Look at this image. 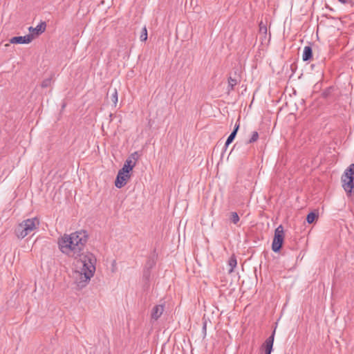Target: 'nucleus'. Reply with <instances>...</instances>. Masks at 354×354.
<instances>
[{
    "label": "nucleus",
    "instance_id": "f257e3e1",
    "mask_svg": "<svg viewBox=\"0 0 354 354\" xmlns=\"http://www.w3.org/2000/svg\"><path fill=\"white\" fill-rule=\"evenodd\" d=\"M72 276L75 284L82 289L86 287L95 272L96 258L90 252H86L75 258Z\"/></svg>",
    "mask_w": 354,
    "mask_h": 354
},
{
    "label": "nucleus",
    "instance_id": "f03ea898",
    "mask_svg": "<svg viewBox=\"0 0 354 354\" xmlns=\"http://www.w3.org/2000/svg\"><path fill=\"white\" fill-rule=\"evenodd\" d=\"M88 240V234L84 230H80L70 234H64L57 239V246L64 255L77 258L82 254Z\"/></svg>",
    "mask_w": 354,
    "mask_h": 354
},
{
    "label": "nucleus",
    "instance_id": "7ed1b4c3",
    "mask_svg": "<svg viewBox=\"0 0 354 354\" xmlns=\"http://www.w3.org/2000/svg\"><path fill=\"white\" fill-rule=\"evenodd\" d=\"M39 225L37 218H31L23 221L15 230V234L19 239H24L30 233L35 230Z\"/></svg>",
    "mask_w": 354,
    "mask_h": 354
},
{
    "label": "nucleus",
    "instance_id": "20e7f679",
    "mask_svg": "<svg viewBox=\"0 0 354 354\" xmlns=\"http://www.w3.org/2000/svg\"><path fill=\"white\" fill-rule=\"evenodd\" d=\"M342 187L348 195L354 192V164L346 169L342 176Z\"/></svg>",
    "mask_w": 354,
    "mask_h": 354
},
{
    "label": "nucleus",
    "instance_id": "39448f33",
    "mask_svg": "<svg viewBox=\"0 0 354 354\" xmlns=\"http://www.w3.org/2000/svg\"><path fill=\"white\" fill-rule=\"evenodd\" d=\"M284 239V231L282 225H279L274 230V236L272 243V250L274 252L280 250Z\"/></svg>",
    "mask_w": 354,
    "mask_h": 354
},
{
    "label": "nucleus",
    "instance_id": "423d86ee",
    "mask_svg": "<svg viewBox=\"0 0 354 354\" xmlns=\"http://www.w3.org/2000/svg\"><path fill=\"white\" fill-rule=\"evenodd\" d=\"M130 172L121 169L118 171L115 181V186L118 188L123 187L130 179Z\"/></svg>",
    "mask_w": 354,
    "mask_h": 354
},
{
    "label": "nucleus",
    "instance_id": "0eeeda50",
    "mask_svg": "<svg viewBox=\"0 0 354 354\" xmlns=\"http://www.w3.org/2000/svg\"><path fill=\"white\" fill-rule=\"evenodd\" d=\"M138 159V152H134L131 153L125 160L124 164L122 169L131 171L133 169V167L136 166V162Z\"/></svg>",
    "mask_w": 354,
    "mask_h": 354
},
{
    "label": "nucleus",
    "instance_id": "6e6552de",
    "mask_svg": "<svg viewBox=\"0 0 354 354\" xmlns=\"http://www.w3.org/2000/svg\"><path fill=\"white\" fill-rule=\"evenodd\" d=\"M33 40L32 34H28L25 36L13 37L10 39V43L13 44H27Z\"/></svg>",
    "mask_w": 354,
    "mask_h": 354
},
{
    "label": "nucleus",
    "instance_id": "1a4fd4ad",
    "mask_svg": "<svg viewBox=\"0 0 354 354\" xmlns=\"http://www.w3.org/2000/svg\"><path fill=\"white\" fill-rule=\"evenodd\" d=\"M46 28V24L44 21H41L36 27H29L28 30L32 35H39L43 33Z\"/></svg>",
    "mask_w": 354,
    "mask_h": 354
},
{
    "label": "nucleus",
    "instance_id": "9d476101",
    "mask_svg": "<svg viewBox=\"0 0 354 354\" xmlns=\"http://www.w3.org/2000/svg\"><path fill=\"white\" fill-rule=\"evenodd\" d=\"M274 333L275 330H274L273 333L266 340L263 345L265 348V354H271L274 343Z\"/></svg>",
    "mask_w": 354,
    "mask_h": 354
},
{
    "label": "nucleus",
    "instance_id": "9b49d317",
    "mask_svg": "<svg viewBox=\"0 0 354 354\" xmlns=\"http://www.w3.org/2000/svg\"><path fill=\"white\" fill-rule=\"evenodd\" d=\"M164 311V306L163 305H156L155 306L152 310L151 313V319L154 320L158 319Z\"/></svg>",
    "mask_w": 354,
    "mask_h": 354
},
{
    "label": "nucleus",
    "instance_id": "f8f14e48",
    "mask_svg": "<svg viewBox=\"0 0 354 354\" xmlns=\"http://www.w3.org/2000/svg\"><path fill=\"white\" fill-rule=\"evenodd\" d=\"M312 57V48L309 46L304 48L302 59L304 61H308Z\"/></svg>",
    "mask_w": 354,
    "mask_h": 354
},
{
    "label": "nucleus",
    "instance_id": "ddd939ff",
    "mask_svg": "<svg viewBox=\"0 0 354 354\" xmlns=\"http://www.w3.org/2000/svg\"><path fill=\"white\" fill-rule=\"evenodd\" d=\"M239 128V124H236L235 125V127H234V129L233 130V131L230 133V135L229 136V137L227 138L226 142H225V146H228L234 139L236 135V133H237V131Z\"/></svg>",
    "mask_w": 354,
    "mask_h": 354
},
{
    "label": "nucleus",
    "instance_id": "4468645a",
    "mask_svg": "<svg viewBox=\"0 0 354 354\" xmlns=\"http://www.w3.org/2000/svg\"><path fill=\"white\" fill-rule=\"evenodd\" d=\"M237 265L236 258L234 255H232L228 261V266H230L229 273H232L234 271V269L236 268Z\"/></svg>",
    "mask_w": 354,
    "mask_h": 354
},
{
    "label": "nucleus",
    "instance_id": "2eb2a0df",
    "mask_svg": "<svg viewBox=\"0 0 354 354\" xmlns=\"http://www.w3.org/2000/svg\"><path fill=\"white\" fill-rule=\"evenodd\" d=\"M110 97L113 106L115 107L118 101V93L116 88L112 90Z\"/></svg>",
    "mask_w": 354,
    "mask_h": 354
},
{
    "label": "nucleus",
    "instance_id": "dca6fc26",
    "mask_svg": "<svg viewBox=\"0 0 354 354\" xmlns=\"http://www.w3.org/2000/svg\"><path fill=\"white\" fill-rule=\"evenodd\" d=\"M237 84H238V81L236 79L230 77L228 78V87H227L228 92H230L231 91L234 90V86Z\"/></svg>",
    "mask_w": 354,
    "mask_h": 354
},
{
    "label": "nucleus",
    "instance_id": "f3484780",
    "mask_svg": "<svg viewBox=\"0 0 354 354\" xmlns=\"http://www.w3.org/2000/svg\"><path fill=\"white\" fill-rule=\"evenodd\" d=\"M317 218V215L315 212H311L307 215L306 221L308 223H312Z\"/></svg>",
    "mask_w": 354,
    "mask_h": 354
},
{
    "label": "nucleus",
    "instance_id": "a211bd4d",
    "mask_svg": "<svg viewBox=\"0 0 354 354\" xmlns=\"http://www.w3.org/2000/svg\"><path fill=\"white\" fill-rule=\"evenodd\" d=\"M52 82H53V80H52V78L51 77H48V78H46L44 79L41 84V86L42 88H47V87H49L50 86V85L52 84Z\"/></svg>",
    "mask_w": 354,
    "mask_h": 354
},
{
    "label": "nucleus",
    "instance_id": "6ab92c4d",
    "mask_svg": "<svg viewBox=\"0 0 354 354\" xmlns=\"http://www.w3.org/2000/svg\"><path fill=\"white\" fill-rule=\"evenodd\" d=\"M230 220L234 224H237L239 221V216L238 214L235 212H231Z\"/></svg>",
    "mask_w": 354,
    "mask_h": 354
},
{
    "label": "nucleus",
    "instance_id": "aec40b11",
    "mask_svg": "<svg viewBox=\"0 0 354 354\" xmlns=\"http://www.w3.org/2000/svg\"><path fill=\"white\" fill-rule=\"evenodd\" d=\"M140 38V40L142 41H145L147 39V30L145 26L143 27V28L142 30V32H141Z\"/></svg>",
    "mask_w": 354,
    "mask_h": 354
},
{
    "label": "nucleus",
    "instance_id": "412c9836",
    "mask_svg": "<svg viewBox=\"0 0 354 354\" xmlns=\"http://www.w3.org/2000/svg\"><path fill=\"white\" fill-rule=\"evenodd\" d=\"M259 138V133L257 131H253L252 133V136L248 141V143H252L256 142Z\"/></svg>",
    "mask_w": 354,
    "mask_h": 354
},
{
    "label": "nucleus",
    "instance_id": "4be33fe9",
    "mask_svg": "<svg viewBox=\"0 0 354 354\" xmlns=\"http://www.w3.org/2000/svg\"><path fill=\"white\" fill-rule=\"evenodd\" d=\"M259 31L263 34L267 32V27L262 21L259 24Z\"/></svg>",
    "mask_w": 354,
    "mask_h": 354
},
{
    "label": "nucleus",
    "instance_id": "5701e85b",
    "mask_svg": "<svg viewBox=\"0 0 354 354\" xmlns=\"http://www.w3.org/2000/svg\"><path fill=\"white\" fill-rule=\"evenodd\" d=\"M338 1H339L342 3H347L350 2L351 1H349V0H338Z\"/></svg>",
    "mask_w": 354,
    "mask_h": 354
},
{
    "label": "nucleus",
    "instance_id": "b1692460",
    "mask_svg": "<svg viewBox=\"0 0 354 354\" xmlns=\"http://www.w3.org/2000/svg\"><path fill=\"white\" fill-rule=\"evenodd\" d=\"M149 272L147 273H145L144 274L145 277H146L147 278L149 277Z\"/></svg>",
    "mask_w": 354,
    "mask_h": 354
},
{
    "label": "nucleus",
    "instance_id": "393cba45",
    "mask_svg": "<svg viewBox=\"0 0 354 354\" xmlns=\"http://www.w3.org/2000/svg\"><path fill=\"white\" fill-rule=\"evenodd\" d=\"M153 264H154L153 262L150 263H149V267L152 268L153 266Z\"/></svg>",
    "mask_w": 354,
    "mask_h": 354
},
{
    "label": "nucleus",
    "instance_id": "a878e982",
    "mask_svg": "<svg viewBox=\"0 0 354 354\" xmlns=\"http://www.w3.org/2000/svg\"><path fill=\"white\" fill-rule=\"evenodd\" d=\"M9 46V44H6L5 45V46H6V47H7V46Z\"/></svg>",
    "mask_w": 354,
    "mask_h": 354
}]
</instances>
